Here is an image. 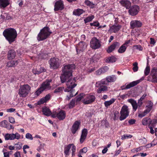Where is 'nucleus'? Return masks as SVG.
Here are the masks:
<instances>
[{
  "label": "nucleus",
  "instance_id": "53",
  "mask_svg": "<svg viewBox=\"0 0 157 157\" xmlns=\"http://www.w3.org/2000/svg\"><path fill=\"white\" fill-rule=\"evenodd\" d=\"M25 137L27 139L30 140H33V138L32 135L30 133H28L25 135Z\"/></svg>",
  "mask_w": 157,
  "mask_h": 157
},
{
  "label": "nucleus",
  "instance_id": "62",
  "mask_svg": "<svg viewBox=\"0 0 157 157\" xmlns=\"http://www.w3.org/2000/svg\"><path fill=\"white\" fill-rule=\"evenodd\" d=\"M9 121L11 123H15V119L14 118L12 117H9Z\"/></svg>",
  "mask_w": 157,
  "mask_h": 157
},
{
  "label": "nucleus",
  "instance_id": "32",
  "mask_svg": "<svg viewBox=\"0 0 157 157\" xmlns=\"http://www.w3.org/2000/svg\"><path fill=\"white\" fill-rule=\"evenodd\" d=\"M117 60V58L114 56H112L109 57L105 60V62L106 63H113L115 62Z\"/></svg>",
  "mask_w": 157,
  "mask_h": 157
},
{
  "label": "nucleus",
  "instance_id": "29",
  "mask_svg": "<svg viewBox=\"0 0 157 157\" xmlns=\"http://www.w3.org/2000/svg\"><path fill=\"white\" fill-rule=\"evenodd\" d=\"M10 4L9 0H0L1 8H5Z\"/></svg>",
  "mask_w": 157,
  "mask_h": 157
},
{
  "label": "nucleus",
  "instance_id": "57",
  "mask_svg": "<svg viewBox=\"0 0 157 157\" xmlns=\"http://www.w3.org/2000/svg\"><path fill=\"white\" fill-rule=\"evenodd\" d=\"M134 47L140 51H142L143 50V48L140 45H135Z\"/></svg>",
  "mask_w": 157,
  "mask_h": 157
},
{
  "label": "nucleus",
  "instance_id": "35",
  "mask_svg": "<svg viewBox=\"0 0 157 157\" xmlns=\"http://www.w3.org/2000/svg\"><path fill=\"white\" fill-rule=\"evenodd\" d=\"M151 119L148 117H145L143 118L142 121V123L143 125H147L148 124H150V121Z\"/></svg>",
  "mask_w": 157,
  "mask_h": 157
},
{
  "label": "nucleus",
  "instance_id": "9",
  "mask_svg": "<svg viewBox=\"0 0 157 157\" xmlns=\"http://www.w3.org/2000/svg\"><path fill=\"white\" fill-rule=\"evenodd\" d=\"M120 113L121 114L119 117L120 121H122L125 119L129 114L128 106L126 105H124L121 109Z\"/></svg>",
  "mask_w": 157,
  "mask_h": 157
},
{
  "label": "nucleus",
  "instance_id": "47",
  "mask_svg": "<svg viewBox=\"0 0 157 157\" xmlns=\"http://www.w3.org/2000/svg\"><path fill=\"white\" fill-rule=\"evenodd\" d=\"M76 100L72 99L70 103L69 104V107L70 108H72L75 105V102Z\"/></svg>",
  "mask_w": 157,
  "mask_h": 157
},
{
  "label": "nucleus",
  "instance_id": "52",
  "mask_svg": "<svg viewBox=\"0 0 157 157\" xmlns=\"http://www.w3.org/2000/svg\"><path fill=\"white\" fill-rule=\"evenodd\" d=\"M46 101L44 100L43 98H41L39 101L37 102L38 105H40L41 104H44V103L46 102Z\"/></svg>",
  "mask_w": 157,
  "mask_h": 157
},
{
  "label": "nucleus",
  "instance_id": "13",
  "mask_svg": "<svg viewBox=\"0 0 157 157\" xmlns=\"http://www.w3.org/2000/svg\"><path fill=\"white\" fill-rule=\"evenodd\" d=\"M95 99L94 95L90 94L86 96L85 98L83 100V103L85 105L91 104L94 101Z\"/></svg>",
  "mask_w": 157,
  "mask_h": 157
},
{
  "label": "nucleus",
  "instance_id": "58",
  "mask_svg": "<svg viewBox=\"0 0 157 157\" xmlns=\"http://www.w3.org/2000/svg\"><path fill=\"white\" fill-rule=\"evenodd\" d=\"M157 144V142H156L155 144H153V143H151L149 144H148L146 145V148H150L152 146H153Z\"/></svg>",
  "mask_w": 157,
  "mask_h": 157
},
{
  "label": "nucleus",
  "instance_id": "22",
  "mask_svg": "<svg viewBox=\"0 0 157 157\" xmlns=\"http://www.w3.org/2000/svg\"><path fill=\"white\" fill-rule=\"evenodd\" d=\"M87 134V130L86 128L83 129L82 132V134L80 138V142L82 143L86 138Z\"/></svg>",
  "mask_w": 157,
  "mask_h": 157
},
{
  "label": "nucleus",
  "instance_id": "37",
  "mask_svg": "<svg viewBox=\"0 0 157 157\" xmlns=\"http://www.w3.org/2000/svg\"><path fill=\"white\" fill-rule=\"evenodd\" d=\"M128 46V45H127L126 46H124L123 45H122L118 50V52L120 53H122L124 52L125 51Z\"/></svg>",
  "mask_w": 157,
  "mask_h": 157
},
{
  "label": "nucleus",
  "instance_id": "64",
  "mask_svg": "<svg viewBox=\"0 0 157 157\" xmlns=\"http://www.w3.org/2000/svg\"><path fill=\"white\" fill-rule=\"evenodd\" d=\"M140 150V149L139 148H136L132 149L131 151L133 152H137Z\"/></svg>",
  "mask_w": 157,
  "mask_h": 157
},
{
  "label": "nucleus",
  "instance_id": "60",
  "mask_svg": "<svg viewBox=\"0 0 157 157\" xmlns=\"http://www.w3.org/2000/svg\"><path fill=\"white\" fill-rule=\"evenodd\" d=\"M5 128L9 130H10L12 128H13V127L12 125L10 124H8V123H7L6 126Z\"/></svg>",
  "mask_w": 157,
  "mask_h": 157
},
{
  "label": "nucleus",
  "instance_id": "34",
  "mask_svg": "<svg viewBox=\"0 0 157 157\" xmlns=\"http://www.w3.org/2000/svg\"><path fill=\"white\" fill-rule=\"evenodd\" d=\"M72 144H68L66 146L64 149V153L66 155H69V151L71 147Z\"/></svg>",
  "mask_w": 157,
  "mask_h": 157
},
{
  "label": "nucleus",
  "instance_id": "27",
  "mask_svg": "<svg viewBox=\"0 0 157 157\" xmlns=\"http://www.w3.org/2000/svg\"><path fill=\"white\" fill-rule=\"evenodd\" d=\"M128 101L130 103L133 107V109L134 111H136L138 108V105L136 101L132 99H129L128 100Z\"/></svg>",
  "mask_w": 157,
  "mask_h": 157
},
{
  "label": "nucleus",
  "instance_id": "28",
  "mask_svg": "<svg viewBox=\"0 0 157 157\" xmlns=\"http://www.w3.org/2000/svg\"><path fill=\"white\" fill-rule=\"evenodd\" d=\"M16 56V52L13 49H11L8 52V58L9 60L13 59Z\"/></svg>",
  "mask_w": 157,
  "mask_h": 157
},
{
  "label": "nucleus",
  "instance_id": "30",
  "mask_svg": "<svg viewBox=\"0 0 157 157\" xmlns=\"http://www.w3.org/2000/svg\"><path fill=\"white\" fill-rule=\"evenodd\" d=\"M18 63L17 60H11L7 62V66L9 67H12L16 66Z\"/></svg>",
  "mask_w": 157,
  "mask_h": 157
},
{
  "label": "nucleus",
  "instance_id": "33",
  "mask_svg": "<svg viewBox=\"0 0 157 157\" xmlns=\"http://www.w3.org/2000/svg\"><path fill=\"white\" fill-rule=\"evenodd\" d=\"M20 137V136L18 133H16L15 134H10V140H13L15 139H18Z\"/></svg>",
  "mask_w": 157,
  "mask_h": 157
},
{
  "label": "nucleus",
  "instance_id": "48",
  "mask_svg": "<svg viewBox=\"0 0 157 157\" xmlns=\"http://www.w3.org/2000/svg\"><path fill=\"white\" fill-rule=\"evenodd\" d=\"M7 123V121H3L0 122V126L3 127L5 128L6 126Z\"/></svg>",
  "mask_w": 157,
  "mask_h": 157
},
{
  "label": "nucleus",
  "instance_id": "59",
  "mask_svg": "<svg viewBox=\"0 0 157 157\" xmlns=\"http://www.w3.org/2000/svg\"><path fill=\"white\" fill-rule=\"evenodd\" d=\"M136 120L135 119H130L128 121V123L130 125L133 124L135 123Z\"/></svg>",
  "mask_w": 157,
  "mask_h": 157
},
{
  "label": "nucleus",
  "instance_id": "40",
  "mask_svg": "<svg viewBox=\"0 0 157 157\" xmlns=\"http://www.w3.org/2000/svg\"><path fill=\"white\" fill-rule=\"evenodd\" d=\"M114 101L115 99L113 98L112 99L109 101H105L104 102L105 106L106 107H107L113 103L114 102Z\"/></svg>",
  "mask_w": 157,
  "mask_h": 157
},
{
  "label": "nucleus",
  "instance_id": "61",
  "mask_svg": "<svg viewBox=\"0 0 157 157\" xmlns=\"http://www.w3.org/2000/svg\"><path fill=\"white\" fill-rule=\"evenodd\" d=\"M5 138L6 140H10V134L7 133L5 136Z\"/></svg>",
  "mask_w": 157,
  "mask_h": 157
},
{
  "label": "nucleus",
  "instance_id": "25",
  "mask_svg": "<svg viewBox=\"0 0 157 157\" xmlns=\"http://www.w3.org/2000/svg\"><path fill=\"white\" fill-rule=\"evenodd\" d=\"M46 70L42 67H40L39 68H34L33 70V72L35 75H39L44 72H45Z\"/></svg>",
  "mask_w": 157,
  "mask_h": 157
},
{
  "label": "nucleus",
  "instance_id": "18",
  "mask_svg": "<svg viewBox=\"0 0 157 157\" xmlns=\"http://www.w3.org/2000/svg\"><path fill=\"white\" fill-rule=\"evenodd\" d=\"M130 28L133 29L135 28H139L142 27V22L140 21L132 20L130 22Z\"/></svg>",
  "mask_w": 157,
  "mask_h": 157
},
{
  "label": "nucleus",
  "instance_id": "56",
  "mask_svg": "<svg viewBox=\"0 0 157 157\" xmlns=\"http://www.w3.org/2000/svg\"><path fill=\"white\" fill-rule=\"evenodd\" d=\"M87 151V148L86 147H85L81 149L79 151V152L81 154L82 153H86Z\"/></svg>",
  "mask_w": 157,
  "mask_h": 157
},
{
  "label": "nucleus",
  "instance_id": "5",
  "mask_svg": "<svg viewBox=\"0 0 157 157\" xmlns=\"http://www.w3.org/2000/svg\"><path fill=\"white\" fill-rule=\"evenodd\" d=\"M52 33L48 27H44L40 30L37 35V39L38 41H43L48 38Z\"/></svg>",
  "mask_w": 157,
  "mask_h": 157
},
{
  "label": "nucleus",
  "instance_id": "45",
  "mask_svg": "<svg viewBox=\"0 0 157 157\" xmlns=\"http://www.w3.org/2000/svg\"><path fill=\"white\" fill-rule=\"evenodd\" d=\"M138 65V63L137 62H135L133 64V67L132 70L134 72H136L138 70L139 67Z\"/></svg>",
  "mask_w": 157,
  "mask_h": 157
},
{
  "label": "nucleus",
  "instance_id": "55",
  "mask_svg": "<svg viewBox=\"0 0 157 157\" xmlns=\"http://www.w3.org/2000/svg\"><path fill=\"white\" fill-rule=\"evenodd\" d=\"M46 102L48 101L51 98V96L50 94H48L46 95L45 97H43Z\"/></svg>",
  "mask_w": 157,
  "mask_h": 157
},
{
  "label": "nucleus",
  "instance_id": "21",
  "mask_svg": "<svg viewBox=\"0 0 157 157\" xmlns=\"http://www.w3.org/2000/svg\"><path fill=\"white\" fill-rule=\"evenodd\" d=\"M140 82L139 80H136L133 81L129 84H127L126 86H123L121 87L122 90H125L130 88L131 87H134L139 83Z\"/></svg>",
  "mask_w": 157,
  "mask_h": 157
},
{
  "label": "nucleus",
  "instance_id": "43",
  "mask_svg": "<svg viewBox=\"0 0 157 157\" xmlns=\"http://www.w3.org/2000/svg\"><path fill=\"white\" fill-rule=\"evenodd\" d=\"M43 91V90L40 87L35 92L34 94L35 95H36V97H37L39 96Z\"/></svg>",
  "mask_w": 157,
  "mask_h": 157
},
{
  "label": "nucleus",
  "instance_id": "11",
  "mask_svg": "<svg viewBox=\"0 0 157 157\" xmlns=\"http://www.w3.org/2000/svg\"><path fill=\"white\" fill-rule=\"evenodd\" d=\"M101 42L96 37H94L92 38L90 42V47L94 49L99 48L101 46Z\"/></svg>",
  "mask_w": 157,
  "mask_h": 157
},
{
  "label": "nucleus",
  "instance_id": "24",
  "mask_svg": "<svg viewBox=\"0 0 157 157\" xmlns=\"http://www.w3.org/2000/svg\"><path fill=\"white\" fill-rule=\"evenodd\" d=\"M108 67L105 66L102 68H101L96 71V74L98 75H100L103 74L107 71L109 69Z\"/></svg>",
  "mask_w": 157,
  "mask_h": 157
},
{
  "label": "nucleus",
  "instance_id": "16",
  "mask_svg": "<svg viewBox=\"0 0 157 157\" xmlns=\"http://www.w3.org/2000/svg\"><path fill=\"white\" fill-rule=\"evenodd\" d=\"M64 8L63 2L61 0L57 1L54 5V10L55 11L62 10Z\"/></svg>",
  "mask_w": 157,
  "mask_h": 157
},
{
  "label": "nucleus",
  "instance_id": "39",
  "mask_svg": "<svg viewBox=\"0 0 157 157\" xmlns=\"http://www.w3.org/2000/svg\"><path fill=\"white\" fill-rule=\"evenodd\" d=\"M94 16L93 15H91L89 16L84 19V21L85 23L91 21L94 18Z\"/></svg>",
  "mask_w": 157,
  "mask_h": 157
},
{
  "label": "nucleus",
  "instance_id": "8",
  "mask_svg": "<svg viewBox=\"0 0 157 157\" xmlns=\"http://www.w3.org/2000/svg\"><path fill=\"white\" fill-rule=\"evenodd\" d=\"M50 67L51 69H56L58 68L60 65V62L58 58H51L48 61Z\"/></svg>",
  "mask_w": 157,
  "mask_h": 157
},
{
  "label": "nucleus",
  "instance_id": "41",
  "mask_svg": "<svg viewBox=\"0 0 157 157\" xmlns=\"http://www.w3.org/2000/svg\"><path fill=\"white\" fill-rule=\"evenodd\" d=\"M64 89V88L63 87H58L54 90V93H57L62 92Z\"/></svg>",
  "mask_w": 157,
  "mask_h": 157
},
{
  "label": "nucleus",
  "instance_id": "4",
  "mask_svg": "<svg viewBox=\"0 0 157 157\" xmlns=\"http://www.w3.org/2000/svg\"><path fill=\"white\" fill-rule=\"evenodd\" d=\"M3 34L10 44L15 41L17 36L16 30L11 28L5 29L3 33Z\"/></svg>",
  "mask_w": 157,
  "mask_h": 157
},
{
  "label": "nucleus",
  "instance_id": "63",
  "mask_svg": "<svg viewBox=\"0 0 157 157\" xmlns=\"http://www.w3.org/2000/svg\"><path fill=\"white\" fill-rule=\"evenodd\" d=\"M14 157H21L20 152L19 151H17L14 154Z\"/></svg>",
  "mask_w": 157,
  "mask_h": 157
},
{
  "label": "nucleus",
  "instance_id": "19",
  "mask_svg": "<svg viewBox=\"0 0 157 157\" xmlns=\"http://www.w3.org/2000/svg\"><path fill=\"white\" fill-rule=\"evenodd\" d=\"M120 45V43L118 42H114L111 45L108 47L106 50L107 52L108 53L111 52L116 48H118Z\"/></svg>",
  "mask_w": 157,
  "mask_h": 157
},
{
  "label": "nucleus",
  "instance_id": "38",
  "mask_svg": "<svg viewBox=\"0 0 157 157\" xmlns=\"http://www.w3.org/2000/svg\"><path fill=\"white\" fill-rule=\"evenodd\" d=\"M85 3L86 5L89 6L90 7V8H94L95 7V5L93 3L89 0H86L85 2Z\"/></svg>",
  "mask_w": 157,
  "mask_h": 157
},
{
  "label": "nucleus",
  "instance_id": "31",
  "mask_svg": "<svg viewBox=\"0 0 157 157\" xmlns=\"http://www.w3.org/2000/svg\"><path fill=\"white\" fill-rule=\"evenodd\" d=\"M85 12L83 10L80 9H78L74 10L73 11V14L76 16H79Z\"/></svg>",
  "mask_w": 157,
  "mask_h": 157
},
{
  "label": "nucleus",
  "instance_id": "44",
  "mask_svg": "<svg viewBox=\"0 0 157 157\" xmlns=\"http://www.w3.org/2000/svg\"><path fill=\"white\" fill-rule=\"evenodd\" d=\"M84 96L85 94L84 93H82L80 94L77 96L76 101H81Z\"/></svg>",
  "mask_w": 157,
  "mask_h": 157
},
{
  "label": "nucleus",
  "instance_id": "1",
  "mask_svg": "<svg viewBox=\"0 0 157 157\" xmlns=\"http://www.w3.org/2000/svg\"><path fill=\"white\" fill-rule=\"evenodd\" d=\"M116 79L115 75H112L107 76L106 79H103L100 81L97 82L96 83L95 86L98 88L97 91L98 93L100 94L108 90L107 86L105 85H107L108 82H115Z\"/></svg>",
  "mask_w": 157,
  "mask_h": 157
},
{
  "label": "nucleus",
  "instance_id": "7",
  "mask_svg": "<svg viewBox=\"0 0 157 157\" xmlns=\"http://www.w3.org/2000/svg\"><path fill=\"white\" fill-rule=\"evenodd\" d=\"M147 80L153 83H157V68L153 67L151 69L150 74L147 77Z\"/></svg>",
  "mask_w": 157,
  "mask_h": 157
},
{
  "label": "nucleus",
  "instance_id": "17",
  "mask_svg": "<svg viewBox=\"0 0 157 157\" xmlns=\"http://www.w3.org/2000/svg\"><path fill=\"white\" fill-rule=\"evenodd\" d=\"M86 45L85 42L81 41L76 47V52L78 54L83 52L86 48Z\"/></svg>",
  "mask_w": 157,
  "mask_h": 157
},
{
  "label": "nucleus",
  "instance_id": "10",
  "mask_svg": "<svg viewBox=\"0 0 157 157\" xmlns=\"http://www.w3.org/2000/svg\"><path fill=\"white\" fill-rule=\"evenodd\" d=\"M149 105H148L146 106V109L144 111L142 112H141V111H138V116L139 117L142 118L145 116L147 114L150 112L152 108L153 103L150 101L149 102Z\"/></svg>",
  "mask_w": 157,
  "mask_h": 157
},
{
  "label": "nucleus",
  "instance_id": "36",
  "mask_svg": "<svg viewBox=\"0 0 157 157\" xmlns=\"http://www.w3.org/2000/svg\"><path fill=\"white\" fill-rule=\"evenodd\" d=\"M121 26L118 25H113L112 27V29L114 33H116L121 28Z\"/></svg>",
  "mask_w": 157,
  "mask_h": 157
},
{
  "label": "nucleus",
  "instance_id": "26",
  "mask_svg": "<svg viewBox=\"0 0 157 157\" xmlns=\"http://www.w3.org/2000/svg\"><path fill=\"white\" fill-rule=\"evenodd\" d=\"M42 111L43 114L47 116H49L52 114L50 109L46 106L42 108Z\"/></svg>",
  "mask_w": 157,
  "mask_h": 157
},
{
  "label": "nucleus",
  "instance_id": "3",
  "mask_svg": "<svg viewBox=\"0 0 157 157\" xmlns=\"http://www.w3.org/2000/svg\"><path fill=\"white\" fill-rule=\"evenodd\" d=\"M75 68L74 64H68L62 68L63 73L60 77L62 83L65 82L66 80L70 77H72V71Z\"/></svg>",
  "mask_w": 157,
  "mask_h": 157
},
{
  "label": "nucleus",
  "instance_id": "50",
  "mask_svg": "<svg viewBox=\"0 0 157 157\" xmlns=\"http://www.w3.org/2000/svg\"><path fill=\"white\" fill-rule=\"evenodd\" d=\"M132 137V136L131 135H128L127 134H124L121 136V139L124 140L126 139L131 138Z\"/></svg>",
  "mask_w": 157,
  "mask_h": 157
},
{
  "label": "nucleus",
  "instance_id": "12",
  "mask_svg": "<svg viewBox=\"0 0 157 157\" xmlns=\"http://www.w3.org/2000/svg\"><path fill=\"white\" fill-rule=\"evenodd\" d=\"M128 13L132 16L137 15L140 10V7L136 5H133L129 8Z\"/></svg>",
  "mask_w": 157,
  "mask_h": 157
},
{
  "label": "nucleus",
  "instance_id": "2",
  "mask_svg": "<svg viewBox=\"0 0 157 157\" xmlns=\"http://www.w3.org/2000/svg\"><path fill=\"white\" fill-rule=\"evenodd\" d=\"M72 77H70L68 79L66 80V85L67 88H66L64 91L65 92H69V95H67V99L69 100L73 96H75L77 94V93H75V90L73 89L77 85V84L75 83L76 80L75 78H72Z\"/></svg>",
  "mask_w": 157,
  "mask_h": 157
},
{
  "label": "nucleus",
  "instance_id": "42",
  "mask_svg": "<svg viewBox=\"0 0 157 157\" xmlns=\"http://www.w3.org/2000/svg\"><path fill=\"white\" fill-rule=\"evenodd\" d=\"M150 67L147 66L144 71V74L145 76H146L148 75L150 72Z\"/></svg>",
  "mask_w": 157,
  "mask_h": 157
},
{
  "label": "nucleus",
  "instance_id": "23",
  "mask_svg": "<svg viewBox=\"0 0 157 157\" xmlns=\"http://www.w3.org/2000/svg\"><path fill=\"white\" fill-rule=\"evenodd\" d=\"M119 2L121 5L125 7L127 9H129L131 5V2L128 0H120Z\"/></svg>",
  "mask_w": 157,
  "mask_h": 157
},
{
  "label": "nucleus",
  "instance_id": "51",
  "mask_svg": "<svg viewBox=\"0 0 157 157\" xmlns=\"http://www.w3.org/2000/svg\"><path fill=\"white\" fill-rule=\"evenodd\" d=\"M90 25L91 26L99 27L100 25L98 21H94L93 23H90Z\"/></svg>",
  "mask_w": 157,
  "mask_h": 157
},
{
  "label": "nucleus",
  "instance_id": "49",
  "mask_svg": "<svg viewBox=\"0 0 157 157\" xmlns=\"http://www.w3.org/2000/svg\"><path fill=\"white\" fill-rule=\"evenodd\" d=\"M72 144L71 145V146H72V147L71 148V150H72V156H73L75 155V152L76 151V147L75 145H74V144Z\"/></svg>",
  "mask_w": 157,
  "mask_h": 157
},
{
  "label": "nucleus",
  "instance_id": "46",
  "mask_svg": "<svg viewBox=\"0 0 157 157\" xmlns=\"http://www.w3.org/2000/svg\"><path fill=\"white\" fill-rule=\"evenodd\" d=\"M157 123V120L156 119H153L152 120H150V124H151L152 127H154Z\"/></svg>",
  "mask_w": 157,
  "mask_h": 157
},
{
  "label": "nucleus",
  "instance_id": "14",
  "mask_svg": "<svg viewBox=\"0 0 157 157\" xmlns=\"http://www.w3.org/2000/svg\"><path fill=\"white\" fill-rule=\"evenodd\" d=\"M52 79H47L46 81L43 82L41 85L40 87L44 91H47L50 90L51 86L50 83L52 82Z\"/></svg>",
  "mask_w": 157,
  "mask_h": 157
},
{
  "label": "nucleus",
  "instance_id": "54",
  "mask_svg": "<svg viewBox=\"0 0 157 157\" xmlns=\"http://www.w3.org/2000/svg\"><path fill=\"white\" fill-rule=\"evenodd\" d=\"M139 141L140 143L142 144H145L147 142L146 139L144 137L143 139H140Z\"/></svg>",
  "mask_w": 157,
  "mask_h": 157
},
{
  "label": "nucleus",
  "instance_id": "6",
  "mask_svg": "<svg viewBox=\"0 0 157 157\" xmlns=\"http://www.w3.org/2000/svg\"><path fill=\"white\" fill-rule=\"evenodd\" d=\"M31 90V87L28 84L21 85L19 89L18 94L19 97H26L29 94Z\"/></svg>",
  "mask_w": 157,
  "mask_h": 157
},
{
  "label": "nucleus",
  "instance_id": "20",
  "mask_svg": "<svg viewBox=\"0 0 157 157\" xmlns=\"http://www.w3.org/2000/svg\"><path fill=\"white\" fill-rule=\"evenodd\" d=\"M80 124V121H76L74 123L71 128V132L73 134H75L79 129Z\"/></svg>",
  "mask_w": 157,
  "mask_h": 157
},
{
  "label": "nucleus",
  "instance_id": "15",
  "mask_svg": "<svg viewBox=\"0 0 157 157\" xmlns=\"http://www.w3.org/2000/svg\"><path fill=\"white\" fill-rule=\"evenodd\" d=\"M52 117L53 118L57 117L60 120H63L66 117V113L63 110H61L58 113L56 112L52 113Z\"/></svg>",
  "mask_w": 157,
  "mask_h": 157
}]
</instances>
